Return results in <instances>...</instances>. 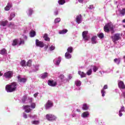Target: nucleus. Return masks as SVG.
<instances>
[{
	"mask_svg": "<svg viewBox=\"0 0 125 125\" xmlns=\"http://www.w3.org/2000/svg\"><path fill=\"white\" fill-rule=\"evenodd\" d=\"M17 88V83L14 82L10 84L6 85L5 86V89L7 92H13L15 91Z\"/></svg>",
	"mask_w": 125,
	"mask_h": 125,
	"instance_id": "1",
	"label": "nucleus"
},
{
	"mask_svg": "<svg viewBox=\"0 0 125 125\" xmlns=\"http://www.w3.org/2000/svg\"><path fill=\"white\" fill-rule=\"evenodd\" d=\"M23 109L25 110L26 113H30L32 112V109H35L36 108V104L35 103H32L31 105H25L22 107ZM32 108V109H31Z\"/></svg>",
	"mask_w": 125,
	"mask_h": 125,
	"instance_id": "2",
	"label": "nucleus"
},
{
	"mask_svg": "<svg viewBox=\"0 0 125 125\" xmlns=\"http://www.w3.org/2000/svg\"><path fill=\"white\" fill-rule=\"evenodd\" d=\"M104 31L106 32V33H108L109 31H111L112 33L114 32V26H113V23L112 22H109L107 23L104 26Z\"/></svg>",
	"mask_w": 125,
	"mask_h": 125,
	"instance_id": "3",
	"label": "nucleus"
},
{
	"mask_svg": "<svg viewBox=\"0 0 125 125\" xmlns=\"http://www.w3.org/2000/svg\"><path fill=\"white\" fill-rule=\"evenodd\" d=\"M12 77H13V72L11 71H9L4 73L3 79L4 81H9Z\"/></svg>",
	"mask_w": 125,
	"mask_h": 125,
	"instance_id": "4",
	"label": "nucleus"
},
{
	"mask_svg": "<svg viewBox=\"0 0 125 125\" xmlns=\"http://www.w3.org/2000/svg\"><path fill=\"white\" fill-rule=\"evenodd\" d=\"M46 119L49 122H55L57 120V116L52 114H48L46 115Z\"/></svg>",
	"mask_w": 125,
	"mask_h": 125,
	"instance_id": "5",
	"label": "nucleus"
},
{
	"mask_svg": "<svg viewBox=\"0 0 125 125\" xmlns=\"http://www.w3.org/2000/svg\"><path fill=\"white\" fill-rule=\"evenodd\" d=\"M75 85H76V87L75 88V90H81V85H82V82L80 80H76L75 82Z\"/></svg>",
	"mask_w": 125,
	"mask_h": 125,
	"instance_id": "6",
	"label": "nucleus"
},
{
	"mask_svg": "<svg viewBox=\"0 0 125 125\" xmlns=\"http://www.w3.org/2000/svg\"><path fill=\"white\" fill-rule=\"evenodd\" d=\"M53 106V103L51 101H48L45 105V108L46 110H48V109H50L51 107Z\"/></svg>",
	"mask_w": 125,
	"mask_h": 125,
	"instance_id": "7",
	"label": "nucleus"
},
{
	"mask_svg": "<svg viewBox=\"0 0 125 125\" xmlns=\"http://www.w3.org/2000/svg\"><path fill=\"white\" fill-rule=\"evenodd\" d=\"M88 33V31H85L83 32L82 33L83 39L84 40V41H86V42L87 41H88V39H89V37L87 36Z\"/></svg>",
	"mask_w": 125,
	"mask_h": 125,
	"instance_id": "8",
	"label": "nucleus"
},
{
	"mask_svg": "<svg viewBox=\"0 0 125 125\" xmlns=\"http://www.w3.org/2000/svg\"><path fill=\"white\" fill-rule=\"evenodd\" d=\"M48 84L50 86L54 87V86H56V85H57V83H56V82H54L53 80H48Z\"/></svg>",
	"mask_w": 125,
	"mask_h": 125,
	"instance_id": "9",
	"label": "nucleus"
},
{
	"mask_svg": "<svg viewBox=\"0 0 125 125\" xmlns=\"http://www.w3.org/2000/svg\"><path fill=\"white\" fill-rule=\"evenodd\" d=\"M34 13V10L32 8H29L26 11V14L28 17H31Z\"/></svg>",
	"mask_w": 125,
	"mask_h": 125,
	"instance_id": "10",
	"label": "nucleus"
},
{
	"mask_svg": "<svg viewBox=\"0 0 125 125\" xmlns=\"http://www.w3.org/2000/svg\"><path fill=\"white\" fill-rule=\"evenodd\" d=\"M36 45L37 46H39L40 47H43V46H44L43 42H42L39 41L38 39L36 40Z\"/></svg>",
	"mask_w": 125,
	"mask_h": 125,
	"instance_id": "11",
	"label": "nucleus"
},
{
	"mask_svg": "<svg viewBox=\"0 0 125 125\" xmlns=\"http://www.w3.org/2000/svg\"><path fill=\"white\" fill-rule=\"evenodd\" d=\"M53 62L56 66H59V64H60V62H61V58L58 57L54 59Z\"/></svg>",
	"mask_w": 125,
	"mask_h": 125,
	"instance_id": "12",
	"label": "nucleus"
},
{
	"mask_svg": "<svg viewBox=\"0 0 125 125\" xmlns=\"http://www.w3.org/2000/svg\"><path fill=\"white\" fill-rule=\"evenodd\" d=\"M39 68H40V64L34 65L32 70L30 71L29 73H32V72H37V71H39Z\"/></svg>",
	"mask_w": 125,
	"mask_h": 125,
	"instance_id": "13",
	"label": "nucleus"
},
{
	"mask_svg": "<svg viewBox=\"0 0 125 125\" xmlns=\"http://www.w3.org/2000/svg\"><path fill=\"white\" fill-rule=\"evenodd\" d=\"M12 7V2H8L6 6L4 8V10L5 11H8V10H10V8Z\"/></svg>",
	"mask_w": 125,
	"mask_h": 125,
	"instance_id": "14",
	"label": "nucleus"
},
{
	"mask_svg": "<svg viewBox=\"0 0 125 125\" xmlns=\"http://www.w3.org/2000/svg\"><path fill=\"white\" fill-rule=\"evenodd\" d=\"M18 80L20 83H25L27 82V79H26V78H22L20 77V76L18 77Z\"/></svg>",
	"mask_w": 125,
	"mask_h": 125,
	"instance_id": "15",
	"label": "nucleus"
},
{
	"mask_svg": "<svg viewBox=\"0 0 125 125\" xmlns=\"http://www.w3.org/2000/svg\"><path fill=\"white\" fill-rule=\"evenodd\" d=\"M76 21L78 24H81V23H82V21H83L82 15H79L76 17Z\"/></svg>",
	"mask_w": 125,
	"mask_h": 125,
	"instance_id": "16",
	"label": "nucleus"
},
{
	"mask_svg": "<svg viewBox=\"0 0 125 125\" xmlns=\"http://www.w3.org/2000/svg\"><path fill=\"white\" fill-rule=\"evenodd\" d=\"M118 86L119 88H122V89H124L125 88V83L124 82L118 81Z\"/></svg>",
	"mask_w": 125,
	"mask_h": 125,
	"instance_id": "17",
	"label": "nucleus"
},
{
	"mask_svg": "<svg viewBox=\"0 0 125 125\" xmlns=\"http://www.w3.org/2000/svg\"><path fill=\"white\" fill-rule=\"evenodd\" d=\"M122 112H125V106H121V109L119 111V117H122L123 116V113H122Z\"/></svg>",
	"mask_w": 125,
	"mask_h": 125,
	"instance_id": "18",
	"label": "nucleus"
},
{
	"mask_svg": "<svg viewBox=\"0 0 125 125\" xmlns=\"http://www.w3.org/2000/svg\"><path fill=\"white\" fill-rule=\"evenodd\" d=\"M114 42H116V41H119L120 40V34H116L114 35V37L112 38Z\"/></svg>",
	"mask_w": 125,
	"mask_h": 125,
	"instance_id": "19",
	"label": "nucleus"
},
{
	"mask_svg": "<svg viewBox=\"0 0 125 125\" xmlns=\"http://www.w3.org/2000/svg\"><path fill=\"white\" fill-rule=\"evenodd\" d=\"M7 23H8V21H0V26L5 27V26L7 25Z\"/></svg>",
	"mask_w": 125,
	"mask_h": 125,
	"instance_id": "20",
	"label": "nucleus"
},
{
	"mask_svg": "<svg viewBox=\"0 0 125 125\" xmlns=\"http://www.w3.org/2000/svg\"><path fill=\"white\" fill-rule=\"evenodd\" d=\"M88 116H89V112H88L87 111L84 112L82 114V118H87V117H88Z\"/></svg>",
	"mask_w": 125,
	"mask_h": 125,
	"instance_id": "21",
	"label": "nucleus"
},
{
	"mask_svg": "<svg viewBox=\"0 0 125 125\" xmlns=\"http://www.w3.org/2000/svg\"><path fill=\"white\" fill-rule=\"evenodd\" d=\"M67 32L68 30L66 29H63L62 30H60V31L59 32V34H60V35H65V34L67 33Z\"/></svg>",
	"mask_w": 125,
	"mask_h": 125,
	"instance_id": "22",
	"label": "nucleus"
},
{
	"mask_svg": "<svg viewBox=\"0 0 125 125\" xmlns=\"http://www.w3.org/2000/svg\"><path fill=\"white\" fill-rule=\"evenodd\" d=\"M69 0H59L58 2L60 5H63L65 2L69 1Z\"/></svg>",
	"mask_w": 125,
	"mask_h": 125,
	"instance_id": "23",
	"label": "nucleus"
},
{
	"mask_svg": "<svg viewBox=\"0 0 125 125\" xmlns=\"http://www.w3.org/2000/svg\"><path fill=\"white\" fill-rule=\"evenodd\" d=\"M97 38V36H93L91 38L92 43L93 44L95 43H97V41H96V39Z\"/></svg>",
	"mask_w": 125,
	"mask_h": 125,
	"instance_id": "24",
	"label": "nucleus"
},
{
	"mask_svg": "<svg viewBox=\"0 0 125 125\" xmlns=\"http://www.w3.org/2000/svg\"><path fill=\"white\" fill-rule=\"evenodd\" d=\"M43 38L44 40H45V41H46L47 42H49V41H50V38L48 37V35H47V34H44V35H43Z\"/></svg>",
	"mask_w": 125,
	"mask_h": 125,
	"instance_id": "25",
	"label": "nucleus"
},
{
	"mask_svg": "<svg viewBox=\"0 0 125 125\" xmlns=\"http://www.w3.org/2000/svg\"><path fill=\"white\" fill-rule=\"evenodd\" d=\"M78 74L81 76V78H85V76H86V74L84 73L83 72H82L81 71H78Z\"/></svg>",
	"mask_w": 125,
	"mask_h": 125,
	"instance_id": "26",
	"label": "nucleus"
},
{
	"mask_svg": "<svg viewBox=\"0 0 125 125\" xmlns=\"http://www.w3.org/2000/svg\"><path fill=\"white\" fill-rule=\"evenodd\" d=\"M47 76H48V73L47 72H45L40 75V77L41 79H45V78H47Z\"/></svg>",
	"mask_w": 125,
	"mask_h": 125,
	"instance_id": "27",
	"label": "nucleus"
},
{
	"mask_svg": "<svg viewBox=\"0 0 125 125\" xmlns=\"http://www.w3.org/2000/svg\"><path fill=\"white\" fill-rule=\"evenodd\" d=\"M65 57L66 59H71L72 58V55L70 53L67 52L65 54Z\"/></svg>",
	"mask_w": 125,
	"mask_h": 125,
	"instance_id": "28",
	"label": "nucleus"
},
{
	"mask_svg": "<svg viewBox=\"0 0 125 125\" xmlns=\"http://www.w3.org/2000/svg\"><path fill=\"white\" fill-rule=\"evenodd\" d=\"M14 17H15V13H14V12L11 13L10 15V17L9 18V20L10 21H11V20H12V19H13V18H14Z\"/></svg>",
	"mask_w": 125,
	"mask_h": 125,
	"instance_id": "29",
	"label": "nucleus"
},
{
	"mask_svg": "<svg viewBox=\"0 0 125 125\" xmlns=\"http://www.w3.org/2000/svg\"><path fill=\"white\" fill-rule=\"evenodd\" d=\"M89 108V105L86 104H84L83 106V110H88V108Z\"/></svg>",
	"mask_w": 125,
	"mask_h": 125,
	"instance_id": "30",
	"label": "nucleus"
},
{
	"mask_svg": "<svg viewBox=\"0 0 125 125\" xmlns=\"http://www.w3.org/2000/svg\"><path fill=\"white\" fill-rule=\"evenodd\" d=\"M29 34L31 38H34V37L36 36V32H35L34 30H31Z\"/></svg>",
	"mask_w": 125,
	"mask_h": 125,
	"instance_id": "31",
	"label": "nucleus"
},
{
	"mask_svg": "<svg viewBox=\"0 0 125 125\" xmlns=\"http://www.w3.org/2000/svg\"><path fill=\"white\" fill-rule=\"evenodd\" d=\"M0 53L2 55H5V54H7V52H6V50L5 49H3L1 50Z\"/></svg>",
	"mask_w": 125,
	"mask_h": 125,
	"instance_id": "32",
	"label": "nucleus"
},
{
	"mask_svg": "<svg viewBox=\"0 0 125 125\" xmlns=\"http://www.w3.org/2000/svg\"><path fill=\"white\" fill-rule=\"evenodd\" d=\"M28 117L31 119H33V120H37L38 119V116L36 115H32L31 114L28 115Z\"/></svg>",
	"mask_w": 125,
	"mask_h": 125,
	"instance_id": "33",
	"label": "nucleus"
},
{
	"mask_svg": "<svg viewBox=\"0 0 125 125\" xmlns=\"http://www.w3.org/2000/svg\"><path fill=\"white\" fill-rule=\"evenodd\" d=\"M60 79L61 81V82H64L66 80V78L63 75H61L60 76Z\"/></svg>",
	"mask_w": 125,
	"mask_h": 125,
	"instance_id": "34",
	"label": "nucleus"
},
{
	"mask_svg": "<svg viewBox=\"0 0 125 125\" xmlns=\"http://www.w3.org/2000/svg\"><path fill=\"white\" fill-rule=\"evenodd\" d=\"M54 49H55V45L54 44L51 45L49 47V50H50V51H52L54 50Z\"/></svg>",
	"mask_w": 125,
	"mask_h": 125,
	"instance_id": "35",
	"label": "nucleus"
},
{
	"mask_svg": "<svg viewBox=\"0 0 125 125\" xmlns=\"http://www.w3.org/2000/svg\"><path fill=\"white\" fill-rule=\"evenodd\" d=\"M73 47L70 46L67 48V52L68 53H72L73 52Z\"/></svg>",
	"mask_w": 125,
	"mask_h": 125,
	"instance_id": "36",
	"label": "nucleus"
},
{
	"mask_svg": "<svg viewBox=\"0 0 125 125\" xmlns=\"http://www.w3.org/2000/svg\"><path fill=\"white\" fill-rule=\"evenodd\" d=\"M31 124L32 125H39L40 124V121H37V120L32 121Z\"/></svg>",
	"mask_w": 125,
	"mask_h": 125,
	"instance_id": "37",
	"label": "nucleus"
},
{
	"mask_svg": "<svg viewBox=\"0 0 125 125\" xmlns=\"http://www.w3.org/2000/svg\"><path fill=\"white\" fill-rule=\"evenodd\" d=\"M61 21V19L60 18H57L54 20V23L55 24H57V23H59Z\"/></svg>",
	"mask_w": 125,
	"mask_h": 125,
	"instance_id": "38",
	"label": "nucleus"
},
{
	"mask_svg": "<svg viewBox=\"0 0 125 125\" xmlns=\"http://www.w3.org/2000/svg\"><path fill=\"white\" fill-rule=\"evenodd\" d=\"M114 61L115 63H116L118 65H119V64H120V63H121V60H120V59H115Z\"/></svg>",
	"mask_w": 125,
	"mask_h": 125,
	"instance_id": "39",
	"label": "nucleus"
},
{
	"mask_svg": "<svg viewBox=\"0 0 125 125\" xmlns=\"http://www.w3.org/2000/svg\"><path fill=\"white\" fill-rule=\"evenodd\" d=\"M92 74V70L91 69H89L86 72V75H87V76H90Z\"/></svg>",
	"mask_w": 125,
	"mask_h": 125,
	"instance_id": "40",
	"label": "nucleus"
},
{
	"mask_svg": "<svg viewBox=\"0 0 125 125\" xmlns=\"http://www.w3.org/2000/svg\"><path fill=\"white\" fill-rule=\"evenodd\" d=\"M26 100H27V96L24 95L23 96L21 99V102H22V103H25V102H26Z\"/></svg>",
	"mask_w": 125,
	"mask_h": 125,
	"instance_id": "41",
	"label": "nucleus"
},
{
	"mask_svg": "<svg viewBox=\"0 0 125 125\" xmlns=\"http://www.w3.org/2000/svg\"><path fill=\"white\" fill-rule=\"evenodd\" d=\"M101 92L102 97H104V96H105V94H106V91H105V90L102 89Z\"/></svg>",
	"mask_w": 125,
	"mask_h": 125,
	"instance_id": "42",
	"label": "nucleus"
},
{
	"mask_svg": "<svg viewBox=\"0 0 125 125\" xmlns=\"http://www.w3.org/2000/svg\"><path fill=\"white\" fill-rule=\"evenodd\" d=\"M20 64L22 67H25V66H26V62L24 60L21 61Z\"/></svg>",
	"mask_w": 125,
	"mask_h": 125,
	"instance_id": "43",
	"label": "nucleus"
},
{
	"mask_svg": "<svg viewBox=\"0 0 125 125\" xmlns=\"http://www.w3.org/2000/svg\"><path fill=\"white\" fill-rule=\"evenodd\" d=\"M98 70V67L96 66H93V71L94 72V73L96 72Z\"/></svg>",
	"mask_w": 125,
	"mask_h": 125,
	"instance_id": "44",
	"label": "nucleus"
},
{
	"mask_svg": "<svg viewBox=\"0 0 125 125\" xmlns=\"http://www.w3.org/2000/svg\"><path fill=\"white\" fill-rule=\"evenodd\" d=\"M24 43L25 42H24V40L21 38L19 45H22V44H24Z\"/></svg>",
	"mask_w": 125,
	"mask_h": 125,
	"instance_id": "45",
	"label": "nucleus"
},
{
	"mask_svg": "<svg viewBox=\"0 0 125 125\" xmlns=\"http://www.w3.org/2000/svg\"><path fill=\"white\" fill-rule=\"evenodd\" d=\"M17 42H18L17 39L14 40L13 41L12 45L13 46L16 45V44H17Z\"/></svg>",
	"mask_w": 125,
	"mask_h": 125,
	"instance_id": "46",
	"label": "nucleus"
},
{
	"mask_svg": "<svg viewBox=\"0 0 125 125\" xmlns=\"http://www.w3.org/2000/svg\"><path fill=\"white\" fill-rule=\"evenodd\" d=\"M9 26L11 28H12L13 29H15L16 27L15 25H14V23H10L9 24Z\"/></svg>",
	"mask_w": 125,
	"mask_h": 125,
	"instance_id": "47",
	"label": "nucleus"
},
{
	"mask_svg": "<svg viewBox=\"0 0 125 125\" xmlns=\"http://www.w3.org/2000/svg\"><path fill=\"white\" fill-rule=\"evenodd\" d=\"M32 65V60H29L27 62V66L30 67Z\"/></svg>",
	"mask_w": 125,
	"mask_h": 125,
	"instance_id": "48",
	"label": "nucleus"
},
{
	"mask_svg": "<svg viewBox=\"0 0 125 125\" xmlns=\"http://www.w3.org/2000/svg\"><path fill=\"white\" fill-rule=\"evenodd\" d=\"M58 13H59V11L58 9H56L54 12V15H58Z\"/></svg>",
	"mask_w": 125,
	"mask_h": 125,
	"instance_id": "49",
	"label": "nucleus"
},
{
	"mask_svg": "<svg viewBox=\"0 0 125 125\" xmlns=\"http://www.w3.org/2000/svg\"><path fill=\"white\" fill-rule=\"evenodd\" d=\"M99 37H100V39H103V38H104V34L103 33H100L99 34Z\"/></svg>",
	"mask_w": 125,
	"mask_h": 125,
	"instance_id": "50",
	"label": "nucleus"
},
{
	"mask_svg": "<svg viewBox=\"0 0 125 125\" xmlns=\"http://www.w3.org/2000/svg\"><path fill=\"white\" fill-rule=\"evenodd\" d=\"M105 89H108V85L105 84L102 90H105Z\"/></svg>",
	"mask_w": 125,
	"mask_h": 125,
	"instance_id": "51",
	"label": "nucleus"
},
{
	"mask_svg": "<svg viewBox=\"0 0 125 125\" xmlns=\"http://www.w3.org/2000/svg\"><path fill=\"white\" fill-rule=\"evenodd\" d=\"M27 101L28 102H29V103H31V102H33V98H28L27 99Z\"/></svg>",
	"mask_w": 125,
	"mask_h": 125,
	"instance_id": "52",
	"label": "nucleus"
},
{
	"mask_svg": "<svg viewBox=\"0 0 125 125\" xmlns=\"http://www.w3.org/2000/svg\"><path fill=\"white\" fill-rule=\"evenodd\" d=\"M22 116H23V117L24 118V119H27V118H28V116L25 113H23Z\"/></svg>",
	"mask_w": 125,
	"mask_h": 125,
	"instance_id": "53",
	"label": "nucleus"
},
{
	"mask_svg": "<svg viewBox=\"0 0 125 125\" xmlns=\"http://www.w3.org/2000/svg\"><path fill=\"white\" fill-rule=\"evenodd\" d=\"M22 39H23V40L27 41V36H26L25 35H22Z\"/></svg>",
	"mask_w": 125,
	"mask_h": 125,
	"instance_id": "54",
	"label": "nucleus"
},
{
	"mask_svg": "<svg viewBox=\"0 0 125 125\" xmlns=\"http://www.w3.org/2000/svg\"><path fill=\"white\" fill-rule=\"evenodd\" d=\"M88 8L89 9H93V8H94V6H93V5H90Z\"/></svg>",
	"mask_w": 125,
	"mask_h": 125,
	"instance_id": "55",
	"label": "nucleus"
},
{
	"mask_svg": "<svg viewBox=\"0 0 125 125\" xmlns=\"http://www.w3.org/2000/svg\"><path fill=\"white\" fill-rule=\"evenodd\" d=\"M121 14L122 15H125V9H124L122 11H121Z\"/></svg>",
	"mask_w": 125,
	"mask_h": 125,
	"instance_id": "56",
	"label": "nucleus"
},
{
	"mask_svg": "<svg viewBox=\"0 0 125 125\" xmlns=\"http://www.w3.org/2000/svg\"><path fill=\"white\" fill-rule=\"evenodd\" d=\"M38 95H39V92H37V93H35L34 94V97H37V96H38Z\"/></svg>",
	"mask_w": 125,
	"mask_h": 125,
	"instance_id": "57",
	"label": "nucleus"
},
{
	"mask_svg": "<svg viewBox=\"0 0 125 125\" xmlns=\"http://www.w3.org/2000/svg\"><path fill=\"white\" fill-rule=\"evenodd\" d=\"M77 116V115L75 113L72 114V118H75Z\"/></svg>",
	"mask_w": 125,
	"mask_h": 125,
	"instance_id": "58",
	"label": "nucleus"
},
{
	"mask_svg": "<svg viewBox=\"0 0 125 125\" xmlns=\"http://www.w3.org/2000/svg\"><path fill=\"white\" fill-rule=\"evenodd\" d=\"M57 28V26L56 25H54L52 26V29H56Z\"/></svg>",
	"mask_w": 125,
	"mask_h": 125,
	"instance_id": "59",
	"label": "nucleus"
},
{
	"mask_svg": "<svg viewBox=\"0 0 125 125\" xmlns=\"http://www.w3.org/2000/svg\"><path fill=\"white\" fill-rule=\"evenodd\" d=\"M68 78L69 79V80H71V79H72V75L71 74L68 76Z\"/></svg>",
	"mask_w": 125,
	"mask_h": 125,
	"instance_id": "60",
	"label": "nucleus"
},
{
	"mask_svg": "<svg viewBox=\"0 0 125 125\" xmlns=\"http://www.w3.org/2000/svg\"><path fill=\"white\" fill-rule=\"evenodd\" d=\"M79 2L82 3L83 2V0H78Z\"/></svg>",
	"mask_w": 125,
	"mask_h": 125,
	"instance_id": "61",
	"label": "nucleus"
},
{
	"mask_svg": "<svg viewBox=\"0 0 125 125\" xmlns=\"http://www.w3.org/2000/svg\"><path fill=\"white\" fill-rule=\"evenodd\" d=\"M99 73H100V74H101V75H102L103 74H104V71H99Z\"/></svg>",
	"mask_w": 125,
	"mask_h": 125,
	"instance_id": "62",
	"label": "nucleus"
},
{
	"mask_svg": "<svg viewBox=\"0 0 125 125\" xmlns=\"http://www.w3.org/2000/svg\"><path fill=\"white\" fill-rule=\"evenodd\" d=\"M123 95L124 98H125V92L123 93Z\"/></svg>",
	"mask_w": 125,
	"mask_h": 125,
	"instance_id": "63",
	"label": "nucleus"
},
{
	"mask_svg": "<svg viewBox=\"0 0 125 125\" xmlns=\"http://www.w3.org/2000/svg\"><path fill=\"white\" fill-rule=\"evenodd\" d=\"M76 111H77V112H81V110H80V109H76Z\"/></svg>",
	"mask_w": 125,
	"mask_h": 125,
	"instance_id": "64",
	"label": "nucleus"
}]
</instances>
